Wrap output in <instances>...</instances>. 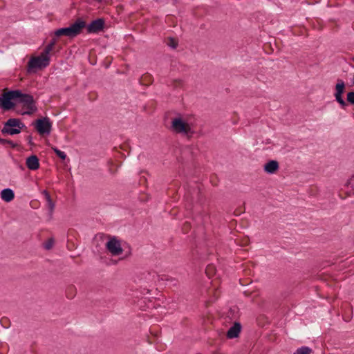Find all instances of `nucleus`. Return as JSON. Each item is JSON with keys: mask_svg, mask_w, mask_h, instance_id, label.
Instances as JSON below:
<instances>
[{"mask_svg": "<svg viewBox=\"0 0 354 354\" xmlns=\"http://www.w3.org/2000/svg\"><path fill=\"white\" fill-rule=\"evenodd\" d=\"M44 194L45 198H46V201H47V205H48V207L49 211H50V214L52 215V214L53 212V210H54V208H55V203L52 201V199L50 198V196L49 193L47 191H44Z\"/></svg>", "mask_w": 354, "mask_h": 354, "instance_id": "nucleus-14", "label": "nucleus"}, {"mask_svg": "<svg viewBox=\"0 0 354 354\" xmlns=\"http://www.w3.org/2000/svg\"><path fill=\"white\" fill-rule=\"evenodd\" d=\"M345 84L342 80H338L337 84L335 86V93L334 96L336 101L341 105L342 108H344L347 104L342 97V94L344 93Z\"/></svg>", "mask_w": 354, "mask_h": 354, "instance_id": "nucleus-8", "label": "nucleus"}, {"mask_svg": "<svg viewBox=\"0 0 354 354\" xmlns=\"http://www.w3.org/2000/svg\"><path fill=\"white\" fill-rule=\"evenodd\" d=\"M54 245V239H49L46 242L44 243V247L46 250H50Z\"/></svg>", "mask_w": 354, "mask_h": 354, "instance_id": "nucleus-19", "label": "nucleus"}, {"mask_svg": "<svg viewBox=\"0 0 354 354\" xmlns=\"http://www.w3.org/2000/svg\"><path fill=\"white\" fill-rule=\"evenodd\" d=\"M0 144L1 145H10L12 148H15L16 147L17 145L15 144L12 140H6V139H3V138H0Z\"/></svg>", "mask_w": 354, "mask_h": 354, "instance_id": "nucleus-20", "label": "nucleus"}, {"mask_svg": "<svg viewBox=\"0 0 354 354\" xmlns=\"http://www.w3.org/2000/svg\"><path fill=\"white\" fill-rule=\"evenodd\" d=\"M56 42H57L56 38H53L51 39V41H50V43L46 46V48H44V51L42 53H44L45 55H48L49 53L54 48V46H55Z\"/></svg>", "mask_w": 354, "mask_h": 354, "instance_id": "nucleus-15", "label": "nucleus"}, {"mask_svg": "<svg viewBox=\"0 0 354 354\" xmlns=\"http://www.w3.org/2000/svg\"><path fill=\"white\" fill-rule=\"evenodd\" d=\"M31 140H32L31 136H28V142H29V144H30V145H32V141H31Z\"/></svg>", "mask_w": 354, "mask_h": 354, "instance_id": "nucleus-25", "label": "nucleus"}, {"mask_svg": "<svg viewBox=\"0 0 354 354\" xmlns=\"http://www.w3.org/2000/svg\"><path fill=\"white\" fill-rule=\"evenodd\" d=\"M174 82H175V83H177V84H178V86H180V85H181V84H182V82H181V80H175V81H174Z\"/></svg>", "mask_w": 354, "mask_h": 354, "instance_id": "nucleus-24", "label": "nucleus"}, {"mask_svg": "<svg viewBox=\"0 0 354 354\" xmlns=\"http://www.w3.org/2000/svg\"><path fill=\"white\" fill-rule=\"evenodd\" d=\"M85 27L86 22L81 19H78L70 26L56 30L55 31V35L56 37L66 36L70 38H73L78 35Z\"/></svg>", "mask_w": 354, "mask_h": 354, "instance_id": "nucleus-2", "label": "nucleus"}, {"mask_svg": "<svg viewBox=\"0 0 354 354\" xmlns=\"http://www.w3.org/2000/svg\"><path fill=\"white\" fill-rule=\"evenodd\" d=\"M1 197L2 200L8 203V202L12 201L14 199L15 193L10 188L3 189L1 192Z\"/></svg>", "mask_w": 354, "mask_h": 354, "instance_id": "nucleus-13", "label": "nucleus"}, {"mask_svg": "<svg viewBox=\"0 0 354 354\" xmlns=\"http://www.w3.org/2000/svg\"><path fill=\"white\" fill-rule=\"evenodd\" d=\"M263 168L266 173L274 174L278 171L279 166L277 160H269L266 164H265Z\"/></svg>", "mask_w": 354, "mask_h": 354, "instance_id": "nucleus-11", "label": "nucleus"}, {"mask_svg": "<svg viewBox=\"0 0 354 354\" xmlns=\"http://www.w3.org/2000/svg\"><path fill=\"white\" fill-rule=\"evenodd\" d=\"M312 350L308 346H302L298 348L293 354H310Z\"/></svg>", "mask_w": 354, "mask_h": 354, "instance_id": "nucleus-17", "label": "nucleus"}, {"mask_svg": "<svg viewBox=\"0 0 354 354\" xmlns=\"http://www.w3.org/2000/svg\"><path fill=\"white\" fill-rule=\"evenodd\" d=\"M27 167L30 170H37L39 167V162L37 156L32 155L26 159Z\"/></svg>", "mask_w": 354, "mask_h": 354, "instance_id": "nucleus-10", "label": "nucleus"}, {"mask_svg": "<svg viewBox=\"0 0 354 354\" xmlns=\"http://www.w3.org/2000/svg\"><path fill=\"white\" fill-rule=\"evenodd\" d=\"M106 247L113 256L120 255L123 251L120 241L115 237L111 238L106 243Z\"/></svg>", "mask_w": 354, "mask_h": 354, "instance_id": "nucleus-7", "label": "nucleus"}, {"mask_svg": "<svg viewBox=\"0 0 354 354\" xmlns=\"http://www.w3.org/2000/svg\"><path fill=\"white\" fill-rule=\"evenodd\" d=\"M206 274L207 275L210 277L211 275L214 273V267L213 266H208L206 268Z\"/></svg>", "mask_w": 354, "mask_h": 354, "instance_id": "nucleus-22", "label": "nucleus"}, {"mask_svg": "<svg viewBox=\"0 0 354 354\" xmlns=\"http://www.w3.org/2000/svg\"><path fill=\"white\" fill-rule=\"evenodd\" d=\"M50 64L49 55H46L41 53L39 56L32 57L28 63L27 71L31 73L37 68H44L48 66Z\"/></svg>", "mask_w": 354, "mask_h": 354, "instance_id": "nucleus-3", "label": "nucleus"}, {"mask_svg": "<svg viewBox=\"0 0 354 354\" xmlns=\"http://www.w3.org/2000/svg\"><path fill=\"white\" fill-rule=\"evenodd\" d=\"M66 297L68 299H73L76 295V288L73 285L68 286L66 290Z\"/></svg>", "mask_w": 354, "mask_h": 354, "instance_id": "nucleus-16", "label": "nucleus"}, {"mask_svg": "<svg viewBox=\"0 0 354 354\" xmlns=\"http://www.w3.org/2000/svg\"><path fill=\"white\" fill-rule=\"evenodd\" d=\"M347 101L351 104H354V92H349L347 94Z\"/></svg>", "mask_w": 354, "mask_h": 354, "instance_id": "nucleus-23", "label": "nucleus"}, {"mask_svg": "<svg viewBox=\"0 0 354 354\" xmlns=\"http://www.w3.org/2000/svg\"><path fill=\"white\" fill-rule=\"evenodd\" d=\"M95 1L98 2V3H101L102 1V0H95Z\"/></svg>", "mask_w": 354, "mask_h": 354, "instance_id": "nucleus-26", "label": "nucleus"}, {"mask_svg": "<svg viewBox=\"0 0 354 354\" xmlns=\"http://www.w3.org/2000/svg\"><path fill=\"white\" fill-rule=\"evenodd\" d=\"M12 100H17L19 102L24 104L26 111L23 114L32 115L37 109L33 97L29 94H24L19 90L4 93L2 97H0L2 107L6 110L12 109L14 106V104L11 102Z\"/></svg>", "mask_w": 354, "mask_h": 354, "instance_id": "nucleus-1", "label": "nucleus"}, {"mask_svg": "<svg viewBox=\"0 0 354 354\" xmlns=\"http://www.w3.org/2000/svg\"><path fill=\"white\" fill-rule=\"evenodd\" d=\"M35 129L41 135H49L52 129V124L47 117L38 119L35 121Z\"/></svg>", "mask_w": 354, "mask_h": 354, "instance_id": "nucleus-5", "label": "nucleus"}, {"mask_svg": "<svg viewBox=\"0 0 354 354\" xmlns=\"http://www.w3.org/2000/svg\"><path fill=\"white\" fill-rule=\"evenodd\" d=\"M353 62H354V57H353Z\"/></svg>", "mask_w": 354, "mask_h": 354, "instance_id": "nucleus-27", "label": "nucleus"}, {"mask_svg": "<svg viewBox=\"0 0 354 354\" xmlns=\"http://www.w3.org/2000/svg\"><path fill=\"white\" fill-rule=\"evenodd\" d=\"M167 45L172 48H176L178 46V42L174 38H169L167 42Z\"/></svg>", "mask_w": 354, "mask_h": 354, "instance_id": "nucleus-21", "label": "nucleus"}, {"mask_svg": "<svg viewBox=\"0 0 354 354\" xmlns=\"http://www.w3.org/2000/svg\"><path fill=\"white\" fill-rule=\"evenodd\" d=\"M52 149L59 158H61L63 160L66 158V154L64 151L58 149L56 147H53Z\"/></svg>", "mask_w": 354, "mask_h": 354, "instance_id": "nucleus-18", "label": "nucleus"}, {"mask_svg": "<svg viewBox=\"0 0 354 354\" xmlns=\"http://www.w3.org/2000/svg\"><path fill=\"white\" fill-rule=\"evenodd\" d=\"M171 129L177 133L188 134L191 132L189 124L184 122L180 118H175L171 121Z\"/></svg>", "mask_w": 354, "mask_h": 354, "instance_id": "nucleus-6", "label": "nucleus"}, {"mask_svg": "<svg viewBox=\"0 0 354 354\" xmlns=\"http://www.w3.org/2000/svg\"><path fill=\"white\" fill-rule=\"evenodd\" d=\"M241 324L239 323L236 322L228 330V331L227 333V337L230 339L237 337L241 331Z\"/></svg>", "mask_w": 354, "mask_h": 354, "instance_id": "nucleus-12", "label": "nucleus"}, {"mask_svg": "<svg viewBox=\"0 0 354 354\" xmlns=\"http://www.w3.org/2000/svg\"><path fill=\"white\" fill-rule=\"evenodd\" d=\"M24 127V124L22 123L19 119L10 118L6 122L4 127L1 130V132L3 134H18L21 132V129H22Z\"/></svg>", "mask_w": 354, "mask_h": 354, "instance_id": "nucleus-4", "label": "nucleus"}, {"mask_svg": "<svg viewBox=\"0 0 354 354\" xmlns=\"http://www.w3.org/2000/svg\"><path fill=\"white\" fill-rule=\"evenodd\" d=\"M104 25L105 21L102 18L93 20L86 26L87 32L89 34L98 33L103 30Z\"/></svg>", "mask_w": 354, "mask_h": 354, "instance_id": "nucleus-9", "label": "nucleus"}]
</instances>
